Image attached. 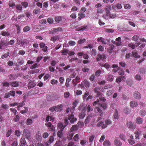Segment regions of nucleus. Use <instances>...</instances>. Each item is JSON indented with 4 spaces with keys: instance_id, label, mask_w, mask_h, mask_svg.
Wrapping results in <instances>:
<instances>
[{
    "instance_id": "1",
    "label": "nucleus",
    "mask_w": 146,
    "mask_h": 146,
    "mask_svg": "<svg viewBox=\"0 0 146 146\" xmlns=\"http://www.w3.org/2000/svg\"><path fill=\"white\" fill-rule=\"evenodd\" d=\"M93 106H96L98 105V106H96L95 107L94 111L96 113L99 112L100 113V116H102L103 115L102 113V109L105 110L106 108V104L105 103H101L99 100L96 101L93 103Z\"/></svg>"
},
{
    "instance_id": "2",
    "label": "nucleus",
    "mask_w": 146,
    "mask_h": 146,
    "mask_svg": "<svg viewBox=\"0 0 146 146\" xmlns=\"http://www.w3.org/2000/svg\"><path fill=\"white\" fill-rule=\"evenodd\" d=\"M23 135L25 136L27 139L29 140L31 136V132L29 130L25 129L23 131Z\"/></svg>"
},
{
    "instance_id": "3",
    "label": "nucleus",
    "mask_w": 146,
    "mask_h": 146,
    "mask_svg": "<svg viewBox=\"0 0 146 146\" xmlns=\"http://www.w3.org/2000/svg\"><path fill=\"white\" fill-rule=\"evenodd\" d=\"M106 56L105 54H99L97 55L96 60L97 61H99L101 60H103L106 58Z\"/></svg>"
},
{
    "instance_id": "4",
    "label": "nucleus",
    "mask_w": 146,
    "mask_h": 146,
    "mask_svg": "<svg viewBox=\"0 0 146 146\" xmlns=\"http://www.w3.org/2000/svg\"><path fill=\"white\" fill-rule=\"evenodd\" d=\"M15 92L14 91H10L9 92L5 94V96L4 97L5 98H9L10 96H14L15 95Z\"/></svg>"
},
{
    "instance_id": "5",
    "label": "nucleus",
    "mask_w": 146,
    "mask_h": 146,
    "mask_svg": "<svg viewBox=\"0 0 146 146\" xmlns=\"http://www.w3.org/2000/svg\"><path fill=\"white\" fill-rule=\"evenodd\" d=\"M83 112L79 114V117L81 119H83L86 115L85 112L86 111L87 108L85 107H83Z\"/></svg>"
},
{
    "instance_id": "6",
    "label": "nucleus",
    "mask_w": 146,
    "mask_h": 146,
    "mask_svg": "<svg viewBox=\"0 0 146 146\" xmlns=\"http://www.w3.org/2000/svg\"><path fill=\"white\" fill-rule=\"evenodd\" d=\"M70 112L71 114V115L69 114L68 115V120H70L72 117L74 116V115L73 113L74 112L75 110V107L73 106L71 108H70Z\"/></svg>"
},
{
    "instance_id": "7",
    "label": "nucleus",
    "mask_w": 146,
    "mask_h": 146,
    "mask_svg": "<svg viewBox=\"0 0 146 146\" xmlns=\"http://www.w3.org/2000/svg\"><path fill=\"white\" fill-rule=\"evenodd\" d=\"M8 45V42L7 41L4 40H1L0 42V49H2V47H5L7 46Z\"/></svg>"
},
{
    "instance_id": "8",
    "label": "nucleus",
    "mask_w": 146,
    "mask_h": 146,
    "mask_svg": "<svg viewBox=\"0 0 146 146\" xmlns=\"http://www.w3.org/2000/svg\"><path fill=\"white\" fill-rule=\"evenodd\" d=\"M133 95L134 97L136 99H139L141 98V94L139 92L137 91L134 92Z\"/></svg>"
},
{
    "instance_id": "9",
    "label": "nucleus",
    "mask_w": 146,
    "mask_h": 146,
    "mask_svg": "<svg viewBox=\"0 0 146 146\" xmlns=\"http://www.w3.org/2000/svg\"><path fill=\"white\" fill-rule=\"evenodd\" d=\"M127 126L128 127L131 129H134L135 127V125H134L131 121L127 122Z\"/></svg>"
},
{
    "instance_id": "10",
    "label": "nucleus",
    "mask_w": 146,
    "mask_h": 146,
    "mask_svg": "<svg viewBox=\"0 0 146 146\" xmlns=\"http://www.w3.org/2000/svg\"><path fill=\"white\" fill-rule=\"evenodd\" d=\"M82 85H83L86 88H88L89 87L90 83L88 81L86 80H85L82 82Z\"/></svg>"
},
{
    "instance_id": "11",
    "label": "nucleus",
    "mask_w": 146,
    "mask_h": 146,
    "mask_svg": "<svg viewBox=\"0 0 146 146\" xmlns=\"http://www.w3.org/2000/svg\"><path fill=\"white\" fill-rule=\"evenodd\" d=\"M111 9V7L110 6H108L107 7L105 8V10L106 11V15L107 16H110V10Z\"/></svg>"
},
{
    "instance_id": "12",
    "label": "nucleus",
    "mask_w": 146,
    "mask_h": 146,
    "mask_svg": "<svg viewBox=\"0 0 146 146\" xmlns=\"http://www.w3.org/2000/svg\"><path fill=\"white\" fill-rule=\"evenodd\" d=\"M114 143L115 145L117 146H121L122 145L121 142L117 138L115 139Z\"/></svg>"
},
{
    "instance_id": "13",
    "label": "nucleus",
    "mask_w": 146,
    "mask_h": 146,
    "mask_svg": "<svg viewBox=\"0 0 146 146\" xmlns=\"http://www.w3.org/2000/svg\"><path fill=\"white\" fill-rule=\"evenodd\" d=\"M109 47L108 48V52L110 53H111L113 49L114 48V46L113 44H110Z\"/></svg>"
},
{
    "instance_id": "14",
    "label": "nucleus",
    "mask_w": 146,
    "mask_h": 146,
    "mask_svg": "<svg viewBox=\"0 0 146 146\" xmlns=\"http://www.w3.org/2000/svg\"><path fill=\"white\" fill-rule=\"evenodd\" d=\"M36 85V84L34 81H31L28 84V87L29 89L31 88L34 87Z\"/></svg>"
},
{
    "instance_id": "15",
    "label": "nucleus",
    "mask_w": 146,
    "mask_h": 146,
    "mask_svg": "<svg viewBox=\"0 0 146 146\" xmlns=\"http://www.w3.org/2000/svg\"><path fill=\"white\" fill-rule=\"evenodd\" d=\"M125 76H119L116 79V82H118L122 80L124 81H125Z\"/></svg>"
},
{
    "instance_id": "16",
    "label": "nucleus",
    "mask_w": 146,
    "mask_h": 146,
    "mask_svg": "<svg viewBox=\"0 0 146 146\" xmlns=\"http://www.w3.org/2000/svg\"><path fill=\"white\" fill-rule=\"evenodd\" d=\"M78 125H74L71 128L70 131L72 132L74 131L77 130L78 129Z\"/></svg>"
},
{
    "instance_id": "17",
    "label": "nucleus",
    "mask_w": 146,
    "mask_h": 146,
    "mask_svg": "<svg viewBox=\"0 0 146 146\" xmlns=\"http://www.w3.org/2000/svg\"><path fill=\"white\" fill-rule=\"evenodd\" d=\"M26 142L25 138H22L20 139V145L21 146H24L25 145Z\"/></svg>"
},
{
    "instance_id": "18",
    "label": "nucleus",
    "mask_w": 146,
    "mask_h": 146,
    "mask_svg": "<svg viewBox=\"0 0 146 146\" xmlns=\"http://www.w3.org/2000/svg\"><path fill=\"white\" fill-rule=\"evenodd\" d=\"M130 106L132 108L136 107L138 105L137 103L134 101H132L130 102Z\"/></svg>"
},
{
    "instance_id": "19",
    "label": "nucleus",
    "mask_w": 146,
    "mask_h": 146,
    "mask_svg": "<svg viewBox=\"0 0 146 146\" xmlns=\"http://www.w3.org/2000/svg\"><path fill=\"white\" fill-rule=\"evenodd\" d=\"M58 128H59L61 131H62L66 127L61 123H59L58 125Z\"/></svg>"
},
{
    "instance_id": "20",
    "label": "nucleus",
    "mask_w": 146,
    "mask_h": 146,
    "mask_svg": "<svg viewBox=\"0 0 146 146\" xmlns=\"http://www.w3.org/2000/svg\"><path fill=\"white\" fill-rule=\"evenodd\" d=\"M106 77L108 81H112L113 80V76L111 74H109L106 76Z\"/></svg>"
},
{
    "instance_id": "21",
    "label": "nucleus",
    "mask_w": 146,
    "mask_h": 146,
    "mask_svg": "<svg viewBox=\"0 0 146 146\" xmlns=\"http://www.w3.org/2000/svg\"><path fill=\"white\" fill-rule=\"evenodd\" d=\"M136 122L138 124H141L143 123V120L140 117H137L136 118Z\"/></svg>"
},
{
    "instance_id": "22",
    "label": "nucleus",
    "mask_w": 146,
    "mask_h": 146,
    "mask_svg": "<svg viewBox=\"0 0 146 146\" xmlns=\"http://www.w3.org/2000/svg\"><path fill=\"white\" fill-rule=\"evenodd\" d=\"M91 117V114H90L87 116L84 121V123L85 124H88L89 123Z\"/></svg>"
},
{
    "instance_id": "23",
    "label": "nucleus",
    "mask_w": 146,
    "mask_h": 146,
    "mask_svg": "<svg viewBox=\"0 0 146 146\" xmlns=\"http://www.w3.org/2000/svg\"><path fill=\"white\" fill-rule=\"evenodd\" d=\"M17 41L19 43L21 44L22 45L27 44L28 43V42L25 40H19V42L17 40Z\"/></svg>"
},
{
    "instance_id": "24",
    "label": "nucleus",
    "mask_w": 146,
    "mask_h": 146,
    "mask_svg": "<svg viewBox=\"0 0 146 146\" xmlns=\"http://www.w3.org/2000/svg\"><path fill=\"white\" fill-rule=\"evenodd\" d=\"M103 145L104 146H110L111 143L109 141L105 140L104 142Z\"/></svg>"
},
{
    "instance_id": "25",
    "label": "nucleus",
    "mask_w": 146,
    "mask_h": 146,
    "mask_svg": "<svg viewBox=\"0 0 146 146\" xmlns=\"http://www.w3.org/2000/svg\"><path fill=\"white\" fill-rule=\"evenodd\" d=\"M12 86L14 87H17L19 86V84L18 82L15 81L12 82L11 84Z\"/></svg>"
},
{
    "instance_id": "26",
    "label": "nucleus",
    "mask_w": 146,
    "mask_h": 146,
    "mask_svg": "<svg viewBox=\"0 0 146 146\" xmlns=\"http://www.w3.org/2000/svg\"><path fill=\"white\" fill-rule=\"evenodd\" d=\"M140 115L142 116H143L146 115V111L144 110H141L139 112Z\"/></svg>"
},
{
    "instance_id": "27",
    "label": "nucleus",
    "mask_w": 146,
    "mask_h": 146,
    "mask_svg": "<svg viewBox=\"0 0 146 146\" xmlns=\"http://www.w3.org/2000/svg\"><path fill=\"white\" fill-rule=\"evenodd\" d=\"M33 123V120L30 119H28L26 122L27 125H31Z\"/></svg>"
},
{
    "instance_id": "28",
    "label": "nucleus",
    "mask_w": 146,
    "mask_h": 146,
    "mask_svg": "<svg viewBox=\"0 0 146 146\" xmlns=\"http://www.w3.org/2000/svg\"><path fill=\"white\" fill-rule=\"evenodd\" d=\"M77 118L74 117V116L72 117L71 119L70 120V122L71 123L73 124L74 122L76 121L77 120Z\"/></svg>"
},
{
    "instance_id": "29",
    "label": "nucleus",
    "mask_w": 146,
    "mask_h": 146,
    "mask_svg": "<svg viewBox=\"0 0 146 146\" xmlns=\"http://www.w3.org/2000/svg\"><path fill=\"white\" fill-rule=\"evenodd\" d=\"M55 21L58 23H59V22L62 20V18L60 16H57L55 18Z\"/></svg>"
},
{
    "instance_id": "30",
    "label": "nucleus",
    "mask_w": 146,
    "mask_h": 146,
    "mask_svg": "<svg viewBox=\"0 0 146 146\" xmlns=\"http://www.w3.org/2000/svg\"><path fill=\"white\" fill-rule=\"evenodd\" d=\"M132 56L135 58H139L140 57V56L138 55V54L136 52H132Z\"/></svg>"
},
{
    "instance_id": "31",
    "label": "nucleus",
    "mask_w": 146,
    "mask_h": 146,
    "mask_svg": "<svg viewBox=\"0 0 146 146\" xmlns=\"http://www.w3.org/2000/svg\"><path fill=\"white\" fill-rule=\"evenodd\" d=\"M114 118L117 119L118 118V112L116 110H115L114 114Z\"/></svg>"
},
{
    "instance_id": "32",
    "label": "nucleus",
    "mask_w": 146,
    "mask_h": 146,
    "mask_svg": "<svg viewBox=\"0 0 146 146\" xmlns=\"http://www.w3.org/2000/svg\"><path fill=\"white\" fill-rule=\"evenodd\" d=\"M30 27L28 26L25 27L23 29V31L24 32H27L30 29Z\"/></svg>"
},
{
    "instance_id": "33",
    "label": "nucleus",
    "mask_w": 146,
    "mask_h": 146,
    "mask_svg": "<svg viewBox=\"0 0 146 146\" xmlns=\"http://www.w3.org/2000/svg\"><path fill=\"white\" fill-rule=\"evenodd\" d=\"M126 83L129 86H131L133 84V81L131 80H128L127 81Z\"/></svg>"
},
{
    "instance_id": "34",
    "label": "nucleus",
    "mask_w": 146,
    "mask_h": 146,
    "mask_svg": "<svg viewBox=\"0 0 146 146\" xmlns=\"http://www.w3.org/2000/svg\"><path fill=\"white\" fill-rule=\"evenodd\" d=\"M69 51V50L67 49L64 50L62 51H61V52L62 53V54L63 55H66L67 54Z\"/></svg>"
},
{
    "instance_id": "35",
    "label": "nucleus",
    "mask_w": 146,
    "mask_h": 146,
    "mask_svg": "<svg viewBox=\"0 0 146 146\" xmlns=\"http://www.w3.org/2000/svg\"><path fill=\"white\" fill-rule=\"evenodd\" d=\"M53 31L54 32L57 31H62V29L61 27H58L57 29L54 28L53 29Z\"/></svg>"
},
{
    "instance_id": "36",
    "label": "nucleus",
    "mask_w": 146,
    "mask_h": 146,
    "mask_svg": "<svg viewBox=\"0 0 146 146\" xmlns=\"http://www.w3.org/2000/svg\"><path fill=\"white\" fill-rule=\"evenodd\" d=\"M124 112L126 113L129 114L130 113L131 111L128 108H126L124 109Z\"/></svg>"
},
{
    "instance_id": "37",
    "label": "nucleus",
    "mask_w": 146,
    "mask_h": 146,
    "mask_svg": "<svg viewBox=\"0 0 146 146\" xmlns=\"http://www.w3.org/2000/svg\"><path fill=\"white\" fill-rule=\"evenodd\" d=\"M96 54V50L94 49H93L91 50V55L92 56H94Z\"/></svg>"
},
{
    "instance_id": "38",
    "label": "nucleus",
    "mask_w": 146,
    "mask_h": 146,
    "mask_svg": "<svg viewBox=\"0 0 146 146\" xmlns=\"http://www.w3.org/2000/svg\"><path fill=\"white\" fill-rule=\"evenodd\" d=\"M21 132H20L19 130H17L15 131V134L16 135L17 137H19L20 136Z\"/></svg>"
},
{
    "instance_id": "39",
    "label": "nucleus",
    "mask_w": 146,
    "mask_h": 146,
    "mask_svg": "<svg viewBox=\"0 0 146 146\" xmlns=\"http://www.w3.org/2000/svg\"><path fill=\"white\" fill-rule=\"evenodd\" d=\"M1 35L3 36H8L10 35L9 33L6 32H3L1 33Z\"/></svg>"
},
{
    "instance_id": "40",
    "label": "nucleus",
    "mask_w": 146,
    "mask_h": 146,
    "mask_svg": "<svg viewBox=\"0 0 146 146\" xmlns=\"http://www.w3.org/2000/svg\"><path fill=\"white\" fill-rule=\"evenodd\" d=\"M101 73V71L100 70H99L96 71L95 72V76H99Z\"/></svg>"
},
{
    "instance_id": "41",
    "label": "nucleus",
    "mask_w": 146,
    "mask_h": 146,
    "mask_svg": "<svg viewBox=\"0 0 146 146\" xmlns=\"http://www.w3.org/2000/svg\"><path fill=\"white\" fill-rule=\"evenodd\" d=\"M16 9L17 10L21 11L22 9V7L21 5H18L16 6Z\"/></svg>"
},
{
    "instance_id": "42",
    "label": "nucleus",
    "mask_w": 146,
    "mask_h": 146,
    "mask_svg": "<svg viewBox=\"0 0 146 146\" xmlns=\"http://www.w3.org/2000/svg\"><path fill=\"white\" fill-rule=\"evenodd\" d=\"M128 46L129 47H131L133 49H135V45L132 43L129 44Z\"/></svg>"
},
{
    "instance_id": "43",
    "label": "nucleus",
    "mask_w": 146,
    "mask_h": 146,
    "mask_svg": "<svg viewBox=\"0 0 146 146\" xmlns=\"http://www.w3.org/2000/svg\"><path fill=\"white\" fill-rule=\"evenodd\" d=\"M131 6L129 4H125L124 5V8L125 9H129L131 8Z\"/></svg>"
},
{
    "instance_id": "44",
    "label": "nucleus",
    "mask_w": 146,
    "mask_h": 146,
    "mask_svg": "<svg viewBox=\"0 0 146 146\" xmlns=\"http://www.w3.org/2000/svg\"><path fill=\"white\" fill-rule=\"evenodd\" d=\"M19 116L17 115L14 118V120L15 122H17L19 121Z\"/></svg>"
},
{
    "instance_id": "45",
    "label": "nucleus",
    "mask_w": 146,
    "mask_h": 146,
    "mask_svg": "<svg viewBox=\"0 0 146 146\" xmlns=\"http://www.w3.org/2000/svg\"><path fill=\"white\" fill-rule=\"evenodd\" d=\"M1 107L5 110H7L9 109V106L6 104H2Z\"/></svg>"
},
{
    "instance_id": "46",
    "label": "nucleus",
    "mask_w": 146,
    "mask_h": 146,
    "mask_svg": "<svg viewBox=\"0 0 146 146\" xmlns=\"http://www.w3.org/2000/svg\"><path fill=\"white\" fill-rule=\"evenodd\" d=\"M62 131H61V130L58 131L57 132V136L60 138H61L62 136Z\"/></svg>"
},
{
    "instance_id": "47",
    "label": "nucleus",
    "mask_w": 146,
    "mask_h": 146,
    "mask_svg": "<svg viewBox=\"0 0 146 146\" xmlns=\"http://www.w3.org/2000/svg\"><path fill=\"white\" fill-rule=\"evenodd\" d=\"M135 78L137 80H140L141 79V77L139 75L137 74L135 76Z\"/></svg>"
},
{
    "instance_id": "48",
    "label": "nucleus",
    "mask_w": 146,
    "mask_h": 146,
    "mask_svg": "<svg viewBox=\"0 0 146 146\" xmlns=\"http://www.w3.org/2000/svg\"><path fill=\"white\" fill-rule=\"evenodd\" d=\"M24 108L25 109V110H21L20 111V112L22 114L26 113L27 112V111H28V109L27 108L25 107H24Z\"/></svg>"
},
{
    "instance_id": "49",
    "label": "nucleus",
    "mask_w": 146,
    "mask_h": 146,
    "mask_svg": "<svg viewBox=\"0 0 146 146\" xmlns=\"http://www.w3.org/2000/svg\"><path fill=\"white\" fill-rule=\"evenodd\" d=\"M97 40L99 41H101V42L104 44H106V42L104 40V39L102 37H100L98 38Z\"/></svg>"
},
{
    "instance_id": "50",
    "label": "nucleus",
    "mask_w": 146,
    "mask_h": 146,
    "mask_svg": "<svg viewBox=\"0 0 146 146\" xmlns=\"http://www.w3.org/2000/svg\"><path fill=\"white\" fill-rule=\"evenodd\" d=\"M100 91V88L99 87H96L94 89V92L96 93Z\"/></svg>"
},
{
    "instance_id": "51",
    "label": "nucleus",
    "mask_w": 146,
    "mask_h": 146,
    "mask_svg": "<svg viewBox=\"0 0 146 146\" xmlns=\"http://www.w3.org/2000/svg\"><path fill=\"white\" fill-rule=\"evenodd\" d=\"M105 31L109 33H112L114 31L112 29H106L105 30Z\"/></svg>"
},
{
    "instance_id": "52",
    "label": "nucleus",
    "mask_w": 146,
    "mask_h": 146,
    "mask_svg": "<svg viewBox=\"0 0 146 146\" xmlns=\"http://www.w3.org/2000/svg\"><path fill=\"white\" fill-rule=\"evenodd\" d=\"M70 96V93L68 92H65L64 94V96L65 98H68Z\"/></svg>"
},
{
    "instance_id": "53",
    "label": "nucleus",
    "mask_w": 146,
    "mask_h": 146,
    "mask_svg": "<svg viewBox=\"0 0 146 146\" xmlns=\"http://www.w3.org/2000/svg\"><path fill=\"white\" fill-rule=\"evenodd\" d=\"M38 64L37 63H36L34 65L31 66L30 67V68L31 69H34L38 67Z\"/></svg>"
},
{
    "instance_id": "54",
    "label": "nucleus",
    "mask_w": 146,
    "mask_h": 146,
    "mask_svg": "<svg viewBox=\"0 0 146 146\" xmlns=\"http://www.w3.org/2000/svg\"><path fill=\"white\" fill-rule=\"evenodd\" d=\"M9 53L7 52V53H5L3 55L1 56V58L3 59L4 58H5L7 56H9Z\"/></svg>"
},
{
    "instance_id": "55",
    "label": "nucleus",
    "mask_w": 146,
    "mask_h": 146,
    "mask_svg": "<svg viewBox=\"0 0 146 146\" xmlns=\"http://www.w3.org/2000/svg\"><path fill=\"white\" fill-rule=\"evenodd\" d=\"M54 140V138L53 136H51L49 138V141H48V142L49 143H51Z\"/></svg>"
},
{
    "instance_id": "56",
    "label": "nucleus",
    "mask_w": 146,
    "mask_h": 146,
    "mask_svg": "<svg viewBox=\"0 0 146 146\" xmlns=\"http://www.w3.org/2000/svg\"><path fill=\"white\" fill-rule=\"evenodd\" d=\"M78 15L79 17H78V19L80 20L85 17V15L84 14H79Z\"/></svg>"
},
{
    "instance_id": "57",
    "label": "nucleus",
    "mask_w": 146,
    "mask_h": 146,
    "mask_svg": "<svg viewBox=\"0 0 146 146\" xmlns=\"http://www.w3.org/2000/svg\"><path fill=\"white\" fill-rule=\"evenodd\" d=\"M87 111L88 112H89L90 111H92L93 110V108L91 107L90 106L88 105L87 107Z\"/></svg>"
},
{
    "instance_id": "58",
    "label": "nucleus",
    "mask_w": 146,
    "mask_h": 146,
    "mask_svg": "<svg viewBox=\"0 0 146 146\" xmlns=\"http://www.w3.org/2000/svg\"><path fill=\"white\" fill-rule=\"evenodd\" d=\"M17 61L18 63L20 65L23 64L24 62V61L23 60L20 59H18L17 60Z\"/></svg>"
},
{
    "instance_id": "59",
    "label": "nucleus",
    "mask_w": 146,
    "mask_h": 146,
    "mask_svg": "<svg viewBox=\"0 0 146 146\" xmlns=\"http://www.w3.org/2000/svg\"><path fill=\"white\" fill-rule=\"evenodd\" d=\"M95 137V136L94 135H92L89 138V141L90 142H92L93 140Z\"/></svg>"
},
{
    "instance_id": "60",
    "label": "nucleus",
    "mask_w": 146,
    "mask_h": 146,
    "mask_svg": "<svg viewBox=\"0 0 146 146\" xmlns=\"http://www.w3.org/2000/svg\"><path fill=\"white\" fill-rule=\"evenodd\" d=\"M9 78L10 80H13L15 79V76L13 74H11L9 76Z\"/></svg>"
},
{
    "instance_id": "61",
    "label": "nucleus",
    "mask_w": 146,
    "mask_h": 146,
    "mask_svg": "<svg viewBox=\"0 0 146 146\" xmlns=\"http://www.w3.org/2000/svg\"><path fill=\"white\" fill-rule=\"evenodd\" d=\"M47 21L48 23L51 24L53 23L54 20L52 18H49L47 19Z\"/></svg>"
},
{
    "instance_id": "62",
    "label": "nucleus",
    "mask_w": 146,
    "mask_h": 146,
    "mask_svg": "<svg viewBox=\"0 0 146 146\" xmlns=\"http://www.w3.org/2000/svg\"><path fill=\"white\" fill-rule=\"evenodd\" d=\"M12 131L10 129L7 132V133L6 134V135L7 137H8L12 133Z\"/></svg>"
},
{
    "instance_id": "63",
    "label": "nucleus",
    "mask_w": 146,
    "mask_h": 146,
    "mask_svg": "<svg viewBox=\"0 0 146 146\" xmlns=\"http://www.w3.org/2000/svg\"><path fill=\"white\" fill-rule=\"evenodd\" d=\"M68 44L70 46H72L75 44L76 42L73 41H70L69 42Z\"/></svg>"
},
{
    "instance_id": "64",
    "label": "nucleus",
    "mask_w": 146,
    "mask_h": 146,
    "mask_svg": "<svg viewBox=\"0 0 146 146\" xmlns=\"http://www.w3.org/2000/svg\"><path fill=\"white\" fill-rule=\"evenodd\" d=\"M128 141L129 143L131 145L135 143V141L133 140L130 139H128Z\"/></svg>"
}]
</instances>
